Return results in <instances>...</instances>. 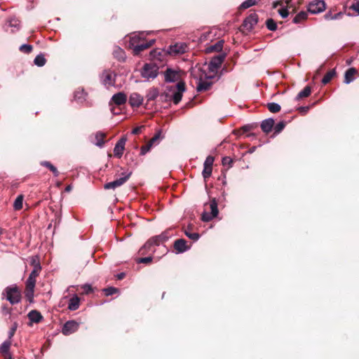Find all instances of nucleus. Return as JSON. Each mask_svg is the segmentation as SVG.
Listing matches in <instances>:
<instances>
[{"mask_svg": "<svg viewBox=\"0 0 359 359\" xmlns=\"http://www.w3.org/2000/svg\"><path fill=\"white\" fill-rule=\"evenodd\" d=\"M256 4L257 0H246L241 4L240 8L241 9H247L252 6H255Z\"/></svg>", "mask_w": 359, "mask_h": 359, "instance_id": "nucleus-39", "label": "nucleus"}, {"mask_svg": "<svg viewBox=\"0 0 359 359\" xmlns=\"http://www.w3.org/2000/svg\"><path fill=\"white\" fill-rule=\"evenodd\" d=\"M257 15L256 14H251L245 19L243 27L248 30H251L257 25Z\"/></svg>", "mask_w": 359, "mask_h": 359, "instance_id": "nucleus-17", "label": "nucleus"}, {"mask_svg": "<svg viewBox=\"0 0 359 359\" xmlns=\"http://www.w3.org/2000/svg\"><path fill=\"white\" fill-rule=\"evenodd\" d=\"M158 96V91L156 88H151L149 90L146 97L147 101L154 100Z\"/></svg>", "mask_w": 359, "mask_h": 359, "instance_id": "nucleus-29", "label": "nucleus"}, {"mask_svg": "<svg viewBox=\"0 0 359 359\" xmlns=\"http://www.w3.org/2000/svg\"><path fill=\"white\" fill-rule=\"evenodd\" d=\"M170 236L168 231H163L158 236H153L152 238L154 240L156 245L158 246L165 243Z\"/></svg>", "mask_w": 359, "mask_h": 359, "instance_id": "nucleus-19", "label": "nucleus"}, {"mask_svg": "<svg viewBox=\"0 0 359 359\" xmlns=\"http://www.w3.org/2000/svg\"><path fill=\"white\" fill-rule=\"evenodd\" d=\"M212 85V82L210 80V79H200L198 81L196 89L198 92H204L210 88Z\"/></svg>", "mask_w": 359, "mask_h": 359, "instance_id": "nucleus-18", "label": "nucleus"}, {"mask_svg": "<svg viewBox=\"0 0 359 359\" xmlns=\"http://www.w3.org/2000/svg\"><path fill=\"white\" fill-rule=\"evenodd\" d=\"M2 311L4 314H9L11 312L10 309L6 306L2 307Z\"/></svg>", "mask_w": 359, "mask_h": 359, "instance_id": "nucleus-60", "label": "nucleus"}, {"mask_svg": "<svg viewBox=\"0 0 359 359\" xmlns=\"http://www.w3.org/2000/svg\"><path fill=\"white\" fill-rule=\"evenodd\" d=\"M103 292H104L106 296H110V295H112V294L118 292V290L114 287H109L104 288L103 290Z\"/></svg>", "mask_w": 359, "mask_h": 359, "instance_id": "nucleus-44", "label": "nucleus"}, {"mask_svg": "<svg viewBox=\"0 0 359 359\" xmlns=\"http://www.w3.org/2000/svg\"><path fill=\"white\" fill-rule=\"evenodd\" d=\"M43 165L48 168L53 172L54 177L58 176V171L57 170V168L55 166H53L50 163L44 162Z\"/></svg>", "mask_w": 359, "mask_h": 359, "instance_id": "nucleus-47", "label": "nucleus"}, {"mask_svg": "<svg viewBox=\"0 0 359 359\" xmlns=\"http://www.w3.org/2000/svg\"><path fill=\"white\" fill-rule=\"evenodd\" d=\"M113 55L114 57L118 59L120 61H123L126 57L125 52L124 50L119 48V47H115L113 50Z\"/></svg>", "mask_w": 359, "mask_h": 359, "instance_id": "nucleus-28", "label": "nucleus"}, {"mask_svg": "<svg viewBox=\"0 0 359 359\" xmlns=\"http://www.w3.org/2000/svg\"><path fill=\"white\" fill-rule=\"evenodd\" d=\"M43 165L48 168L53 172L54 177L58 176V171L57 170V168L55 166H53L50 163L44 162Z\"/></svg>", "mask_w": 359, "mask_h": 359, "instance_id": "nucleus-46", "label": "nucleus"}, {"mask_svg": "<svg viewBox=\"0 0 359 359\" xmlns=\"http://www.w3.org/2000/svg\"><path fill=\"white\" fill-rule=\"evenodd\" d=\"M31 264L33 266V268H34L35 266H36V264L37 265H41L37 257H32V258Z\"/></svg>", "mask_w": 359, "mask_h": 359, "instance_id": "nucleus-56", "label": "nucleus"}, {"mask_svg": "<svg viewBox=\"0 0 359 359\" xmlns=\"http://www.w3.org/2000/svg\"><path fill=\"white\" fill-rule=\"evenodd\" d=\"M28 318L32 323H38L42 320L43 316L39 311L32 310L29 312Z\"/></svg>", "mask_w": 359, "mask_h": 359, "instance_id": "nucleus-21", "label": "nucleus"}, {"mask_svg": "<svg viewBox=\"0 0 359 359\" xmlns=\"http://www.w3.org/2000/svg\"><path fill=\"white\" fill-rule=\"evenodd\" d=\"M46 62V60L44 55L42 54H39V55H36V57H35V59L34 60V65H36L38 67L44 66Z\"/></svg>", "mask_w": 359, "mask_h": 359, "instance_id": "nucleus-31", "label": "nucleus"}, {"mask_svg": "<svg viewBox=\"0 0 359 359\" xmlns=\"http://www.w3.org/2000/svg\"><path fill=\"white\" fill-rule=\"evenodd\" d=\"M126 100L127 96L124 93L120 92L114 94L109 102V105L111 106V111L114 114H118V112H116L115 111V107H114L112 105L114 104L117 106L122 105L126 103Z\"/></svg>", "mask_w": 359, "mask_h": 359, "instance_id": "nucleus-6", "label": "nucleus"}, {"mask_svg": "<svg viewBox=\"0 0 359 359\" xmlns=\"http://www.w3.org/2000/svg\"><path fill=\"white\" fill-rule=\"evenodd\" d=\"M152 261V257L151 256L147 257H142L137 259L138 263L148 264Z\"/></svg>", "mask_w": 359, "mask_h": 359, "instance_id": "nucleus-52", "label": "nucleus"}, {"mask_svg": "<svg viewBox=\"0 0 359 359\" xmlns=\"http://www.w3.org/2000/svg\"><path fill=\"white\" fill-rule=\"evenodd\" d=\"M19 49L22 53L28 54L32 52L33 47L29 44H22Z\"/></svg>", "mask_w": 359, "mask_h": 359, "instance_id": "nucleus-43", "label": "nucleus"}, {"mask_svg": "<svg viewBox=\"0 0 359 359\" xmlns=\"http://www.w3.org/2000/svg\"><path fill=\"white\" fill-rule=\"evenodd\" d=\"M11 346V341L10 339H6L4 341L0 346V352L4 355H9V350Z\"/></svg>", "mask_w": 359, "mask_h": 359, "instance_id": "nucleus-27", "label": "nucleus"}, {"mask_svg": "<svg viewBox=\"0 0 359 359\" xmlns=\"http://www.w3.org/2000/svg\"><path fill=\"white\" fill-rule=\"evenodd\" d=\"M311 93V88L309 86H306L302 90H301L298 93L297 98L299 100V99H302L304 97H306L310 95Z\"/></svg>", "mask_w": 359, "mask_h": 359, "instance_id": "nucleus-33", "label": "nucleus"}, {"mask_svg": "<svg viewBox=\"0 0 359 359\" xmlns=\"http://www.w3.org/2000/svg\"><path fill=\"white\" fill-rule=\"evenodd\" d=\"M2 295L12 305L21 302V293L16 284L6 287L2 292Z\"/></svg>", "mask_w": 359, "mask_h": 359, "instance_id": "nucleus-2", "label": "nucleus"}, {"mask_svg": "<svg viewBox=\"0 0 359 359\" xmlns=\"http://www.w3.org/2000/svg\"><path fill=\"white\" fill-rule=\"evenodd\" d=\"M266 25L268 29L271 31H275L277 29V25L276 22L271 18L268 19L266 21Z\"/></svg>", "mask_w": 359, "mask_h": 359, "instance_id": "nucleus-40", "label": "nucleus"}, {"mask_svg": "<svg viewBox=\"0 0 359 359\" xmlns=\"http://www.w3.org/2000/svg\"><path fill=\"white\" fill-rule=\"evenodd\" d=\"M118 280H121L123 279L124 277H125V273H118L117 276H116Z\"/></svg>", "mask_w": 359, "mask_h": 359, "instance_id": "nucleus-62", "label": "nucleus"}, {"mask_svg": "<svg viewBox=\"0 0 359 359\" xmlns=\"http://www.w3.org/2000/svg\"><path fill=\"white\" fill-rule=\"evenodd\" d=\"M357 73L355 68H349L345 73L344 82L346 83H350L354 80V76Z\"/></svg>", "mask_w": 359, "mask_h": 359, "instance_id": "nucleus-25", "label": "nucleus"}, {"mask_svg": "<svg viewBox=\"0 0 359 359\" xmlns=\"http://www.w3.org/2000/svg\"><path fill=\"white\" fill-rule=\"evenodd\" d=\"M333 16L334 15H332L331 12H328L324 15V18L325 20H333Z\"/></svg>", "mask_w": 359, "mask_h": 359, "instance_id": "nucleus-58", "label": "nucleus"}, {"mask_svg": "<svg viewBox=\"0 0 359 359\" xmlns=\"http://www.w3.org/2000/svg\"><path fill=\"white\" fill-rule=\"evenodd\" d=\"M160 135H161V133H158L157 134H156L150 140L149 143L150 144L153 145L154 144L156 143V142H157L158 140V139L160 138Z\"/></svg>", "mask_w": 359, "mask_h": 359, "instance_id": "nucleus-54", "label": "nucleus"}, {"mask_svg": "<svg viewBox=\"0 0 359 359\" xmlns=\"http://www.w3.org/2000/svg\"><path fill=\"white\" fill-rule=\"evenodd\" d=\"M342 13H338L334 15L333 20L339 19L342 16Z\"/></svg>", "mask_w": 359, "mask_h": 359, "instance_id": "nucleus-61", "label": "nucleus"}, {"mask_svg": "<svg viewBox=\"0 0 359 359\" xmlns=\"http://www.w3.org/2000/svg\"><path fill=\"white\" fill-rule=\"evenodd\" d=\"M80 299L77 295L72 297L68 304V309L70 311H76L79 308Z\"/></svg>", "mask_w": 359, "mask_h": 359, "instance_id": "nucleus-24", "label": "nucleus"}, {"mask_svg": "<svg viewBox=\"0 0 359 359\" xmlns=\"http://www.w3.org/2000/svg\"><path fill=\"white\" fill-rule=\"evenodd\" d=\"M74 98L76 100H83L85 98V93L83 90H78L74 93Z\"/></svg>", "mask_w": 359, "mask_h": 359, "instance_id": "nucleus-50", "label": "nucleus"}, {"mask_svg": "<svg viewBox=\"0 0 359 359\" xmlns=\"http://www.w3.org/2000/svg\"><path fill=\"white\" fill-rule=\"evenodd\" d=\"M83 289L85 290L86 292H87V293L92 291L91 286L90 285H88V284H86L83 286Z\"/></svg>", "mask_w": 359, "mask_h": 359, "instance_id": "nucleus-59", "label": "nucleus"}, {"mask_svg": "<svg viewBox=\"0 0 359 359\" xmlns=\"http://www.w3.org/2000/svg\"><path fill=\"white\" fill-rule=\"evenodd\" d=\"M79 324L74 320H69L63 325L62 332L65 335H69L78 330Z\"/></svg>", "mask_w": 359, "mask_h": 359, "instance_id": "nucleus-11", "label": "nucleus"}, {"mask_svg": "<svg viewBox=\"0 0 359 359\" xmlns=\"http://www.w3.org/2000/svg\"><path fill=\"white\" fill-rule=\"evenodd\" d=\"M285 123L283 121L277 123L274 127L275 133H279L280 132H281L285 128Z\"/></svg>", "mask_w": 359, "mask_h": 359, "instance_id": "nucleus-49", "label": "nucleus"}, {"mask_svg": "<svg viewBox=\"0 0 359 359\" xmlns=\"http://www.w3.org/2000/svg\"><path fill=\"white\" fill-rule=\"evenodd\" d=\"M152 238L149 239L147 243L142 246V248L140 249L141 254H144L146 252H154V247L157 246L155 243V241H154Z\"/></svg>", "mask_w": 359, "mask_h": 359, "instance_id": "nucleus-20", "label": "nucleus"}, {"mask_svg": "<svg viewBox=\"0 0 359 359\" xmlns=\"http://www.w3.org/2000/svg\"><path fill=\"white\" fill-rule=\"evenodd\" d=\"M187 50V46L185 43L180 42L171 45L169 47L168 53L170 55H180L184 53Z\"/></svg>", "mask_w": 359, "mask_h": 359, "instance_id": "nucleus-9", "label": "nucleus"}, {"mask_svg": "<svg viewBox=\"0 0 359 359\" xmlns=\"http://www.w3.org/2000/svg\"><path fill=\"white\" fill-rule=\"evenodd\" d=\"M142 128L143 126L136 127L133 130L132 133L133 134L137 135L141 133Z\"/></svg>", "mask_w": 359, "mask_h": 359, "instance_id": "nucleus-57", "label": "nucleus"}, {"mask_svg": "<svg viewBox=\"0 0 359 359\" xmlns=\"http://www.w3.org/2000/svg\"><path fill=\"white\" fill-rule=\"evenodd\" d=\"M174 248L177 253H183L189 250L190 247L187 245V241L180 238L177 239L174 243Z\"/></svg>", "mask_w": 359, "mask_h": 359, "instance_id": "nucleus-16", "label": "nucleus"}, {"mask_svg": "<svg viewBox=\"0 0 359 359\" xmlns=\"http://www.w3.org/2000/svg\"><path fill=\"white\" fill-rule=\"evenodd\" d=\"M20 27V21L18 19H17L15 18H10L9 20H8V21L6 22V23L5 25V28L6 29V31L8 32L9 28H10L11 29L10 32L12 33H14L16 31L19 30Z\"/></svg>", "mask_w": 359, "mask_h": 359, "instance_id": "nucleus-13", "label": "nucleus"}, {"mask_svg": "<svg viewBox=\"0 0 359 359\" xmlns=\"http://www.w3.org/2000/svg\"><path fill=\"white\" fill-rule=\"evenodd\" d=\"M224 41H219L215 44L211 46L208 49L209 51L219 52L222 50Z\"/></svg>", "mask_w": 359, "mask_h": 359, "instance_id": "nucleus-34", "label": "nucleus"}, {"mask_svg": "<svg viewBox=\"0 0 359 359\" xmlns=\"http://www.w3.org/2000/svg\"><path fill=\"white\" fill-rule=\"evenodd\" d=\"M349 10L353 11L355 15H359V0H354L349 6Z\"/></svg>", "mask_w": 359, "mask_h": 359, "instance_id": "nucleus-41", "label": "nucleus"}, {"mask_svg": "<svg viewBox=\"0 0 359 359\" xmlns=\"http://www.w3.org/2000/svg\"><path fill=\"white\" fill-rule=\"evenodd\" d=\"M36 285V278L29 275V277L26 281V289L32 290L34 289Z\"/></svg>", "mask_w": 359, "mask_h": 359, "instance_id": "nucleus-35", "label": "nucleus"}, {"mask_svg": "<svg viewBox=\"0 0 359 359\" xmlns=\"http://www.w3.org/2000/svg\"><path fill=\"white\" fill-rule=\"evenodd\" d=\"M326 8L325 0H313L308 5V11L312 14H317L324 11Z\"/></svg>", "mask_w": 359, "mask_h": 359, "instance_id": "nucleus-7", "label": "nucleus"}, {"mask_svg": "<svg viewBox=\"0 0 359 359\" xmlns=\"http://www.w3.org/2000/svg\"><path fill=\"white\" fill-rule=\"evenodd\" d=\"M224 57L225 56L224 55H219L212 57L208 65L209 69L212 72L217 71L221 67L224 60Z\"/></svg>", "mask_w": 359, "mask_h": 359, "instance_id": "nucleus-12", "label": "nucleus"}, {"mask_svg": "<svg viewBox=\"0 0 359 359\" xmlns=\"http://www.w3.org/2000/svg\"><path fill=\"white\" fill-rule=\"evenodd\" d=\"M215 161V158L212 156H208L204 163H203V170L202 171L203 176L204 179L208 178L210 177L212 171V165Z\"/></svg>", "mask_w": 359, "mask_h": 359, "instance_id": "nucleus-8", "label": "nucleus"}, {"mask_svg": "<svg viewBox=\"0 0 359 359\" xmlns=\"http://www.w3.org/2000/svg\"><path fill=\"white\" fill-rule=\"evenodd\" d=\"M17 328H18V323L16 322H15L8 331V339H10L11 341L13 337L14 336V334L16 332Z\"/></svg>", "mask_w": 359, "mask_h": 359, "instance_id": "nucleus-42", "label": "nucleus"}, {"mask_svg": "<svg viewBox=\"0 0 359 359\" xmlns=\"http://www.w3.org/2000/svg\"><path fill=\"white\" fill-rule=\"evenodd\" d=\"M141 75L147 80L156 78L158 75L157 66L153 64H145L141 71Z\"/></svg>", "mask_w": 359, "mask_h": 359, "instance_id": "nucleus-3", "label": "nucleus"}, {"mask_svg": "<svg viewBox=\"0 0 359 359\" xmlns=\"http://www.w3.org/2000/svg\"><path fill=\"white\" fill-rule=\"evenodd\" d=\"M115 74L110 71H104L102 74V82L107 88L115 84Z\"/></svg>", "mask_w": 359, "mask_h": 359, "instance_id": "nucleus-10", "label": "nucleus"}, {"mask_svg": "<svg viewBox=\"0 0 359 359\" xmlns=\"http://www.w3.org/2000/svg\"><path fill=\"white\" fill-rule=\"evenodd\" d=\"M184 91L185 84L180 81L175 85L167 87L166 97L168 100L172 101L175 104H177L182 100Z\"/></svg>", "mask_w": 359, "mask_h": 359, "instance_id": "nucleus-1", "label": "nucleus"}, {"mask_svg": "<svg viewBox=\"0 0 359 359\" xmlns=\"http://www.w3.org/2000/svg\"><path fill=\"white\" fill-rule=\"evenodd\" d=\"M269 110L272 113L278 112L280 110V106L276 102H271L267 104Z\"/></svg>", "mask_w": 359, "mask_h": 359, "instance_id": "nucleus-38", "label": "nucleus"}, {"mask_svg": "<svg viewBox=\"0 0 359 359\" xmlns=\"http://www.w3.org/2000/svg\"><path fill=\"white\" fill-rule=\"evenodd\" d=\"M278 13L283 18H287L289 15L288 10L286 8H282L279 9Z\"/></svg>", "mask_w": 359, "mask_h": 359, "instance_id": "nucleus-51", "label": "nucleus"}, {"mask_svg": "<svg viewBox=\"0 0 359 359\" xmlns=\"http://www.w3.org/2000/svg\"><path fill=\"white\" fill-rule=\"evenodd\" d=\"M222 162L223 165L228 166L229 168V167H231V165L233 163V161L231 157L225 156L222 158Z\"/></svg>", "mask_w": 359, "mask_h": 359, "instance_id": "nucleus-45", "label": "nucleus"}, {"mask_svg": "<svg viewBox=\"0 0 359 359\" xmlns=\"http://www.w3.org/2000/svg\"><path fill=\"white\" fill-rule=\"evenodd\" d=\"M126 139L124 137L121 138L115 144L114 149V154L117 158H121L125 149Z\"/></svg>", "mask_w": 359, "mask_h": 359, "instance_id": "nucleus-14", "label": "nucleus"}, {"mask_svg": "<svg viewBox=\"0 0 359 359\" xmlns=\"http://www.w3.org/2000/svg\"><path fill=\"white\" fill-rule=\"evenodd\" d=\"M23 195L20 194L19 195L15 200L13 203V208L15 210H19L22 208V203H23Z\"/></svg>", "mask_w": 359, "mask_h": 359, "instance_id": "nucleus-30", "label": "nucleus"}, {"mask_svg": "<svg viewBox=\"0 0 359 359\" xmlns=\"http://www.w3.org/2000/svg\"><path fill=\"white\" fill-rule=\"evenodd\" d=\"M335 74V72L334 70H331L330 72H328L327 73H326V74L323 76V79H322V83L325 85L327 83H328L333 78V76H334Z\"/></svg>", "mask_w": 359, "mask_h": 359, "instance_id": "nucleus-36", "label": "nucleus"}, {"mask_svg": "<svg viewBox=\"0 0 359 359\" xmlns=\"http://www.w3.org/2000/svg\"><path fill=\"white\" fill-rule=\"evenodd\" d=\"M41 270V265H37L35 266L34 268H33V270L32 271V272L29 273V276H33L34 278H36V277L39 276L40 271Z\"/></svg>", "mask_w": 359, "mask_h": 359, "instance_id": "nucleus-48", "label": "nucleus"}, {"mask_svg": "<svg viewBox=\"0 0 359 359\" xmlns=\"http://www.w3.org/2000/svg\"><path fill=\"white\" fill-rule=\"evenodd\" d=\"M34 289H32V290H29V289H26V297L30 302H32V300L34 297Z\"/></svg>", "mask_w": 359, "mask_h": 359, "instance_id": "nucleus-53", "label": "nucleus"}, {"mask_svg": "<svg viewBox=\"0 0 359 359\" xmlns=\"http://www.w3.org/2000/svg\"><path fill=\"white\" fill-rule=\"evenodd\" d=\"M177 72L171 69H168L165 73V80L167 82H173L178 79Z\"/></svg>", "mask_w": 359, "mask_h": 359, "instance_id": "nucleus-22", "label": "nucleus"}, {"mask_svg": "<svg viewBox=\"0 0 359 359\" xmlns=\"http://www.w3.org/2000/svg\"><path fill=\"white\" fill-rule=\"evenodd\" d=\"M210 212H204L202 214V220L204 222H209L218 215L217 202L215 198L210 201Z\"/></svg>", "mask_w": 359, "mask_h": 359, "instance_id": "nucleus-5", "label": "nucleus"}, {"mask_svg": "<svg viewBox=\"0 0 359 359\" xmlns=\"http://www.w3.org/2000/svg\"><path fill=\"white\" fill-rule=\"evenodd\" d=\"M184 234L189 238H190L191 240H192L194 241H197L199 239V238H200L199 233H191V232L189 231V229H185L184 230Z\"/></svg>", "mask_w": 359, "mask_h": 359, "instance_id": "nucleus-37", "label": "nucleus"}, {"mask_svg": "<svg viewBox=\"0 0 359 359\" xmlns=\"http://www.w3.org/2000/svg\"><path fill=\"white\" fill-rule=\"evenodd\" d=\"M151 147V144H149V145H146V146H144L141 148V151H140V154L142 155H144L147 152L149 151L150 147Z\"/></svg>", "mask_w": 359, "mask_h": 359, "instance_id": "nucleus-55", "label": "nucleus"}, {"mask_svg": "<svg viewBox=\"0 0 359 359\" xmlns=\"http://www.w3.org/2000/svg\"><path fill=\"white\" fill-rule=\"evenodd\" d=\"M126 181H111L104 184V189H115L123 184Z\"/></svg>", "mask_w": 359, "mask_h": 359, "instance_id": "nucleus-26", "label": "nucleus"}, {"mask_svg": "<svg viewBox=\"0 0 359 359\" xmlns=\"http://www.w3.org/2000/svg\"><path fill=\"white\" fill-rule=\"evenodd\" d=\"M144 97L137 93H133L129 97V104L132 107H139L143 102Z\"/></svg>", "mask_w": 359, "mask_h": 359, "instance_id": "nucleus-15", "label": "nucleus"}, {"mask_svg": "<svg viewBox=\"0 0 359 359\" xmlns=\"http://www.w3.org/2000/svg\"><path fill=\"white\" fill-rule=\"evenodd\" d=\"M72 188H73L72 185V184H69V185H67V186L66 187V188H65V191L66 192H69V191L72 189Z\"/></svg>", "mask_w": 359, "mask_h": 359, "instance_id": "nucleus-63", "label": "nucleus"}, {"mask_svg": "<svg viewBox=\"0 0 359 359\" xmlns=\"http://www.w3.org/2000/svg\"><path fill=\"white\" fill-rule=\"evenodd\" d=\"M154 40H150L148 42L142 41L137 43V39L136 37H133L130 40V44L133 46L135 53L139 54L141 51L151 47L154 44Z\"/></svg>", "mask_w": 359, "mask_h": 359, "instance_id": "nucleus-4", "label": "nucleus"}, {"mask_svg": "<svg viewBox=\"0 0 359 359\" xmlns=\"http://www.w3.org/2000/svg\"><path fill=\"white\" fill-rule=\"evenodd\" d=\"M273 125H274L273 119L268 118V119L264 120L262 122L261 128L264 133H269L271 130Z\"/></svg>", "mask_w": 359, "mask_h": 359, "instance_id": "nucleus-23", "label": "nucleus"}, {"mask_svg": "<svg viewBox=\"0 0 359 359\" xmlns=\"http://www.w3.org/2000/svg\"><path fill=\"white\" fill-rule=\"evenodd\" d=\"M306 18L307 13L304 11H301L295 15V17L293 19V22L296 24L299 23L303 20H306Z\"/></svg>", "mask_w": 359, "mask_h": 359, "instance_id": "nucleus-32", "label": "nucleus"}, {"mask_svg": "<svg viewBox=\"0 0 359 359\" xmlns=\"http://www.w3.org/2000/svg\"><path fill=\"white\" fill-rule=\"evenodd\" d=\"M99 136H100L102 137V139H103L104 137V135L102 133L97 134V135H96L97 138H98Z\"/></svg>", "mask_w": 359, "mask_h": 359, "instance_id": "nucleus-64", "label": "nucleus"}]
</instances>
